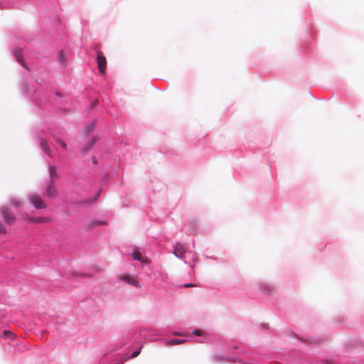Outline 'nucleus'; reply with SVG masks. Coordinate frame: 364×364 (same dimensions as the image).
Listing matches in <instances>:
<instances>
[{
  "label": "nucleus",
  "mask_w": 364,
  "mask_h": 364,
  "mask_svg": "<svg viewBox=\"0 0 364 364\" xmlns=\"http://www.w3.org/2000/svg\"><path fill=\"white\" fill-rule=\"evenodd\" d=\"M0 212L5 223L9 225H12L16 223V217L14 213L6 206H2L0 208Z\"/></svg>",
  "instance_id": "nucleus-1"
},
{
  "label": "nucleus",
  "mask_w": 364,
  "mask_h": 364,
  "mask_svg": "<svg viewBox=\"0 0 364 364\" xmlns=\"http://www.w3.org/2000/svg\"><path fill=\"white\" fill-rule=\"evenodd\" d=\"M96 53L99 71L101 74L104 75L106 72L107 59L101 50H96Z\"/></svg>",
  "instance_id": "nucleus-2"
},
{
  "label": "nucleus",
  "mask_w": 364,
  "mask_h": 364,
  "mask_svg": "<svg viewBox=\"0 0 364 364\" xmlns=\"http://www.w3.org/2000/svg\"><path fill=\"white\" fill-rule=\"evenodd\" d=\"M28 198L36 208L44 209L47 208L46 203L38 195L31 194Z\"/></svg>",
  "instance_id": "nucleus-3"
},
{
  "label": "nucleus",
  "mask_w": 364,
  "mask_h": 364,
  "mask_svg": "<svg viewBox=\"0 0 364 364\" xmlns=\"http://www.w3.org/2000/svg\"><path fill=\"white\" fill-rule=\"evenodd\" d=\"M186 252V246L180 242H178L173 247V253L176 257L178 258H182L184 256Z\"/></svg>",
  "instance_id": "nucleus-4"
},
{
  "label": "nucleus",
  "mask_w": 364,
  "mask_h": 364,
  "mask_svg": "<svg viewBox=\"0 0 364 364\" xmlns=\"http://www.w3.org/2000/svg\"><path fill=\"white\" fill-rule=\"evenodd\" d=\"M122 281H124L129 284L133 285L137 288H140L141 285L136 277L131 275H123L120 277Z\"/></svg>",
  "instance_id": "nucleus-5"
},
{
  "label": "nucleus",
  "mask_w": 364,
  "mask_h": 364,
  "mask_svg": "<svg viewBox=\"0 0 364 364\" xmlns=\"http://www.w3.org/2000/svg\"><path fill=\"white\" fill-rule=\"evenodd\" d=\"M46 193L50 198H55L57 196V190L53 181H49L46 188Z\"/></svg>",
  "instance_id": "nucleus-6"
},
{
  "label": "nucleus",
  "mask_w": 364,
  "mask_h": 364,
  "mask_svg": "<svg viewBox=\"0 0 364 364\" xmlns=\"http://www.w3.org/2000/svg\"><path fill=\"white\" fill-rule=\"evenodd\" d=\"M23 218L24 220H27L28 222L32 223H48L50 222V219L47 217H31L28 215H24L23 216Z\"/></svg>",
  "instance_id": "nucleus-7"
},
{
  "label": "nucleus",
  "mask_w": 364,
  "mask_h": 364,
  "mask_svg": "<svg viewBox=\"0 0 364 364\" xmlns=\"http://www.w3.org/2000/svg\"><path fill=\"white\" fill-rule=\"evenodd\" d=\"M107 223L105 220H89L86 224L85 226L87 229L92 230L95 229L97 226L100 225H106Z\"/></svg>",
  "instance_id": "nucleus-8"
},
{
  "label": "nucleus",
  "mask_w": 364,
  "mask_h": 364,
  "mask_svg": "<svg viewBox=\"0 0 364 364\" xmlns=\"http://www.w3.org/2000/svg\"><path fill=\"white\" fill-rule=\"evenodd\" d=\"M133 258L135 260L140 261L143 264H148L149 263V259L144 257L138 251H134L132 254Z\"/></svg>",
  "instance_id": "nucleus-9"
},
{
  "label": "nucleus",
  "mask_w": 364,
  "mask_h": 364,
  "mask_svg": "<svg viewBox=\"0 0 364 364\" xmlns=\"http://www.w3.org/2000/svg\"><path fill=\"white\" fill-rule=\"evenodd\" d=\"M48 173L50 175V181H53L56 179L58 176L56 171V167L54 165H49Z\"/></svg>",
  "instance_id": "nucleus-10"
},
{
  "label": "nucleus",
  "mask_w": 364,
  "mask_h": 364,
  "mask_svg": "<svg viewBox=\"0 0 364 364\" xmlns=\"http://www.w3.org/2000/svg\"><path fill=\"white\" fill-rule=\"evenodd\" d=\"M40 144L42 148V149L49 156H51V152L50 151V149L48 147V144L46 139H40Z\"/></svg>",
  "instance_id": "nucleus-11"
},
{
  "label": "nucleus",
  "mask_w": 364,
  "mask_h": 364,
  "mask_svg": "<svg viewBox=\"0 0 364 364\" xmlns=\"http://www.w3.org/2000/svg\"><path fill=\"white\" fill-rule=\"evenodd\" d=\"M10 203L14 208H19L21 207L23 202L20 198L14 197L10 199Z\"/></svg>",
  "instance_id": "nucleus-12"
},
{
  "label": "nucleus",
  "mask_w": 364,
  "mask_h": 364,
  "mask_svg": "<svg viewBox=\"0 0 364 364\" xmlns=\"http://www.w3.org/2000/svg\"><path fill=\"white\" fill-rule=\"evenodd\" d=\"M15 55L16 57L17 61L18 63H20L22 66H23L24 68H26V69L28 70V68L27 67V65H26V63H25V62H24V60L23 59V56L21 55V51L20 50H16L15 52Z\"/></svg>",
  "instance_id": "nucleus-13"
},
{
  "label": "nucleus",
  "mask_w": 364,
  "mask_h": 364,
  "mask_svg": "<svg viewBox=\"0 0 364 364\" xmlns=\"http://www.w3.org/2000/svg\"><path fill=\"white\" fill-rule=\"evenodd\" d=\"M97 137H93L90 139V141L87 143V144H86L83 149H82V151L84 152H86L91 147L93 146V145L96 143V141H97Z\"/></svg>",
  "instance_id": "nucleus-14"
},
{
  "label": "nucleus",
  "mask_w": 364,
  "mask_h": 364,
  "mask_svg": "<svg viewBox=\"0 0 364 364\" xmlns=\"http://www.w3.org/2000/svg\"><path fill=\"white\" fill-rule=\"evenodd\" d=\"M96 124H97V122L96 120H94L93 122H92L85 129V132L87 134H89L90 133L92 132L96 127Z\"/></svg>",
  "instance_id": "nucleus-15"
},
{
  "label": "nucleus",
  "mask_w": 364,
  "mask_h": 364,
  "mask_svg": "<svg viewBox=\"0 0 364 364\" xmlns=\"http://www.w3.org/2000/svg\"><path fill=\"white\" fill-rule=\"evenodd\" d=\"M184 342H185L184 340L174 338V339H171V340L167 341L166 343H167V345H169V346H173V345L181 344V343H183Z\"/></svg>",
  "instance_id": "nucleus-16"
},
{
  "label": "nucleus",
  "mask_w": 364,
  "mask_h": 364,
  "mask_svg": "<svg viewBox=\"0 0 364 364\" xmlns=\"http://www.w3.org/2000/svg\"><path fill=\"white\" fill-rule=\"evenodd\" d=\"M3 336L5 338H9V339H11V340H13L14 338V334L11 331H7V330H5L4 331Z\"/></svg>",
  "instance_id": "nucleus-17"
},
{
  "label": "nucleus",
  "mask_w": 364,
  "mask_h": 364,
  "mask_svg": "<svg viewBox=\"0 0 364 364\" xmlns=\"http://www.w3.org/2000/svg\"><path fill=\"white\" fill-rule=\"evenodd\" d=\"M56 141L60 144V145L62 146V148L63 149H65V150L67 149V144H65V141L61 140L60 138H57Z\"/></svg>",
  "instance_id": "nucleus-18"
},
{
  "label": "nucleus",
  "mask_w": 364,
  "mask_h": 364,
  "mask_svg": "<svg viewBox=\"0 0 364 364\" xmlns=\"http://www.w3.org/2000/svg\"><path fill=\"white\" fill-rule=\"evenodd\" d=\"M0 233L1 234L6 233V229L1 221H0Z\"/></svg>",
  "instance_id": "nucleus-19"
},
{
  "label": "nucleus",
  "mask_w": 364,
  "mask_h": 364,
  "mask_svg": "<svg viewBox=\"0 0 364 364\" xmlns=\"http://www.w3.org/2000/svg\"><path fill=\"white\" fill-rule=\"evenodd\" d=\"M140 352H141V348L139 350H136L134 351L132 353V355H130V358H134L137 357L139 355Z\"/></svg>",
  "instance_id": "nucleus-20"
},
{
  "label": "nucleus",
  "mask_w": 364,
  "mask_h": 364,
  "mask_svg": "<svg viewBox=\"0 0 364 364\" xmlns=\"http://www.w3.org/2000/svg\"><path fill=\"white\" fill-rule=\"evenodd\" d=\"M127 359H128V357H127L126 355H123L121 358L120 361L117 364H123Z\"/></svg>",
  "instance_id": "nucleus-21"
},
{
  "label": "nucleus",
  "mask_w": 364,
  "mask_h": 364,
  "mask_svg": "<svg viewBox=\"0 0 364 364\" xmlns=\"http://www.w3.org/2000/svg\"><path fill=\"white\" fill-rule=\"evenodd\" d=\"M60 62L63 63L64 60V54L62 51L60 53Z\"/></svg>",
  "instance_id": "nucleus-22"
},
{
  "label": "nucleus",
  "mask_w": 364,
  "mask_h": 364,
  "mask_svg": "<svg viewBox=\"0 0 364 364\" xmlns=\"http://www.w3.org/2000/svg\"><path fill=\"white\" fill-rule=\"evenodd\" d=\"M193 333H194L195 335H196V336H200V335H201V332H200V331H199V330H195V331H193Z\"/></svg>",
  "instance_id": "nucleus-23"
},
{
  "label": "nucleus",
  "mask_w": 364,
  "mask_h": 364,
  "mask_svg": "<svg viewBox=\"0 0 364 364\" xmlns=\"http://www.w3.org/2000/svg\"><path fill=\"white\" fill-rule=\"evenodd\" d=\"M193 286H194L193 284H184L185 287H193Z\"/></svg>",
  "instance_id": "nucleus-24"
},
{
  "label": "nucleus",
  "mask_w": 364,
  "mask_h": 364,
  "mask_svg": "<svg viewBox=\"0 0 364 364\" xmlns=\"http://www.w3.org/2000/svg\"><path fill=\"white\" fill-rule=\"evenodd\" d=\"M174 335H180L178 332L173 333Z\"/></svg>",
  "instance_id": "nucleus-25"
}]
</instances>
